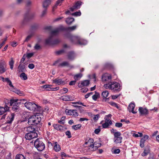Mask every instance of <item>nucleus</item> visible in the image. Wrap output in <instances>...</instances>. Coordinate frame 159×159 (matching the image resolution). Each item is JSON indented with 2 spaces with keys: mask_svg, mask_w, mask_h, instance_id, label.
I'll list each match as a JSON object with an SVG mask.
<instances>
[{
  "mask_svg": "<svg viewBox=\"0 0 159 159\" xmlns=\"http://www.w3.org/2000/svg\"><path fill=\"white\" fill-rule=\"evenodd\" d=\"M113 134L114 136V138H116L118 137H120V136L121 135L120 133L118 131L116 132L115 133H114Z\"/></svg>",
  "mask_w": 159,
  "mask_h": 159,
  "instance_id": "ea45409f",
  "label": "nucleus"
},
{
  "mask_svg": "<svg viewBox=\"0 0 159 159\" xmlns=\"http://www.w3.org/2000/svg\"><path fill=\"white\" fill-rule=\"evenodd\" d=\"M94 142L93 139L92 138H89L88 140V143H90V145H89V146L90 145H93V144H91V143H93Z\"/></svg>",
  "mask_w": 159,
  "mask_h": 159,
  "instance_id": "e2e57ef3",
  "label": "nucleus"
},
{
  "mask_svg": "<svg viewBox=\"0 0 159 159\" xmlns=\"http://www.w3.org/2000/svg\"><path fill=\"white\" fill-rule=\"evenodd\" d=\"M82 75H83L81 73H79L75 75L74 78L77 81L79 80L82 76Z\"/></svg>",
  "mask_w": 159,
  "mask_h": 159,
  "instance_id": "c756f323",
  "label": "nucleus"
},
{
  "mask_svg": "<svg viewBox=\"0 0 159 159\" xmlns=\"http://www.w3.org/2000/svg\"><path fill=\"white\" fill-rule=\"evenodd\" d=\"M149 137L148 135H145L143 138H141L140 141V146L141 148H143L144 146V143L148 139Z\"/></svg>",
  "mask_w": 159,
  "mask_h": 159,
  "instance_id": "1a4fd4ad",
  "label": "nucleus"
},
{
  "mask_svg": "<svg viewBox=\"0 0 159 159\" xmlns=\"http://www.w3.org/2000/svg\"><path fill=\"white\" fill-rule=\"evenodd\" d=\"M82 2L81 1H77L74 5L75 7L77 9H78L80 8V6L82 4Z\"/></svg>",
  "mask_w": 159,
  "mask_h": 159,
  "instance_id": "7c9ffc66",
  "label": "nucleus"
},
{
  "mask_svg": "<svg viewBox=\"0 0 159 159\" xmlns=\"http://www.w3.org/2000/svg\"><path fill=\"white\" fill-rule=\"evenodd\" d=\"M20 77L21 79L24 80H26L27 79V75L24 72H23L21 74Z\"/></svg>",
  "mask_w": 159,
  "mask_h": 159,
  "instance_id": "2f4dec72",
  "label": "nucleus"
},
{
  "mask_svg": "<svg viewBox=\"0 0 159 159\" xmlns=\"http://www.w3.org/2000/svg\"><path fill=\"white\" fill-rule=\"evenodd\" d=\"M18 68L19 69V72H22L23 73L26 71L25 66L21 64L19 65L18 66Z\"/></svg>",
  "mask_w": 159,
  "mask_h": 159,
  "instance_id": "bb28decb",
  "label": "nucleus"
},
{
  "mask_svg": "<svg viewBox=\"0 0 159 159\" xmlns=\"http://www.w3.org/2000/svg\"><path fill=\"white\" fill-rule=\"evenodd\" d=\"M38 137L36 132L28 133L25 134V137L26 140H30Z\"/></svg>",
  "mask_w": 159,
  "mask_h": 159,
  "instance_id": "6e6552de",
  "label": "nucleus"
},
{
  "mask_svg": "<svg viewBox=\"0 0 159 159\" xmlns=\"http://www.w3.org/2000/svg\"><path fill=\"white\" fill-rule=\"evenodd\" d=\"M25 106L28 109L34 111H40L41 107L39 106L34 102H26L25 104Z\"/></svg>",
  "mask_w": 159,
  "mask_h": 159,
  "instance_id": "20e7f679",
  "label": "nucleus"
},
{
  "mask_svg": "<svg viewBox=\"0 0 159 159\" xmlns=\"http://www.w3.org/2000/svg\"><path fill=\"white\" fill-rule=\"evenodd\" d=\"M100 131L101 129H100L98 128L95 130L94 132L95 134H98Z\"/></svg>",
  "mask_w": 159,
  "mask_h": 159,
  "instance_id": "774afa93",
  "label": "nucleus"
},
{
  "mask_svg": "<svg viewBox=\"0 0 159 159\" xmlns=\"http://www.w3.org/2000/svg\"><path fill=\"white\" fill-rule=\"evenodd\" d=\"M53 126L55 129L57 130L61 131L63 130V126L61 125L54 124Z\"/></svg>",
  "mask_w": 159,
  "mask_h": 159,
  "instance_id": "b1692460",
  "label": "nucleus"
},
{
  "mask_svg": "<svg viewBox=\"0 0 159 159\" xmlns=\"http://www.w3.org/2000/svg\"><path fill=\"white\" fill-rule=\"evenodd\" d=\"M9 107L7 105H6L4 107H0V115H2L5 113L7 111H8Z\"/></svg>",
  "mask_w": 159,
  "mask_h": 159,
  "instance_id": "ddd939ff",
  "label": "nucleus"
},
{
  "mask_svg": "<svg viewBox=\"0 0 159 159\" xmlns=\"http://www.w3.org/2000/svg\"><path fill=\"white\" fill-rule=\"evenodd\" d=\"M81 126V125L80 124H78L75 125H74L72 126V128L73 129L75 130H77L80 128Z\"/></svg>",
  "mask_w": 159,
  "mask_h": 159,
  "instance_id": "e433bc0d",
  "label": "nucleus"
},
{
  "mask_svg": "<svg viewBox=\"0 0 159 159\" xmlns=\"http://www.w3.org/2000/svg\"><path fill=\"white\" fill-rule=\"evenodd\" d=\"M14 63V61L12 58H11V61L9 62V64L10 66V68L12 70L13 68V66Z\"/></svg>",
  "mask_w": 159,
  "mask_h": 159,
  "instance_id": "79ce46f5",
  "label": "nucleus"
},
{
  "mask_svg": "<svg viewBox=\"0 0 159 159\" xmlns=\"http://www.w3.org/2000/svg\"><path fill=\"white\" fill-rule=\"evenodd\" d=\"M71 115L77 116L78 115V113L77 112V111L75 110H71Z\"/></svg>",
  "mask_w": 159,
  "mask_h": 159,
  "instance_id": "58836bf2",
  "label": "nucleus"
},
{
  "mask_svg": "<svg viewBox=\"0 0 159 159\" xmlns=\"http://www.w3.org/2000/svg\"><path fill=\"white\" fill-rule=\"evenodd\" d=\"M89 84V80H85L81 82V83L78 84V86L81 88L84 86H87Z\"/></svg>",
  "mask_w": 159,
  "mask_h": 159,
  "instance_id": "dca6fc26",
  "label": "nucleus"
},
{
  "mask_svg": "<svg viewBox=\"0 0 159 159\" xmlns=\"http://www.w3.org/2000/svg\"><path fill=\"white\" fill-rule=\"evenodd\" d=\"M76 56L75 53L74 52H69L67 55L68 58V59L73 60Z\"/></svg>",
  "mask_w": 159,
  "mask_h": 159,
  "instance_id": "4468645a",
  "label": "nucleus"
},
{
  "mask_svg": "<svg viewBox=\"0 0 159 159\" xmlns=\"http://www.w3.org/2000/svg\"><path fill=\"white\" fill-rule=\"evenodd\" d=\"M120 152V150L119 149H115L113 151H112V152L114 154H118Z\"/></svg>",
  "mask_w": 159,
  "mask_h": 159,
  "instance_id": "603ef678",
  "label": "nucleus"
},
{
  "mask_svg": "<svg viewBox=\"0 0 159 159\" xmlns=\"http://www.w3.org/2000/svg\"><path fill=\"white\" fill-rule=\"evenodd\" d=\"M71 15L72 16H79L81 15V13L80 11H76L74 13L71 14Z\"/></svg>",
  "mask_w": 159,
  "mask_h": 159,
  "instance_id": "a18cd8bd",
  "label": "nucleus"
},
{
  "mask_svg": "<svg viewBox=\"0 0 159 159\" xmlns=\"http://www.w3.org/2000/svg\"><path fill=\"white\" fill-rule=\"evenodd\" d=\"M99 93L95 92V94L92 96V98L93 100L96 101L98 98H99Z\"/></svg>",
  "mask_w": 159,
  "mask_h": 159,
  "instance_id": "473e14b6",
  "label": "nucleus"
},
{
  "mask_svg": "<svg viewBox=\"0 0 159 159\" xmlns=\"http://www.w3.org/2000/svg\"><path fill=\"white\" fill-rule=\"evenodd\" d=\"M122 137H118L116 138H114V142L116 143H121Z\"/></svg>",
  "mask_w": 159,
  "mask_h": 159,
  "instance_id": "c85d7f7f",
  "label": "nucleus"
},
{
  "mask_svg": "<svg viewBox=\"0 0 159 159\" xmlns=\"http://www.w3.org/2000/svg\"><path fill=\"white\" fill-rule=\"evenodd\" d=\"M35 120L34 116L29 118L28 120L29 125H36V123L35 122Z\"/></svg>",
  "mask_w": 159,
  "mask_h": 159,
  "instance_id": "aec40b11",
  "label": "nucleus"
},
{
  "mask_svg": "<svg viewBox=\"0 0 159 159\" xmlns=\"http://www.w3.org/2000/svg\"><path fill=\"white\" fill-rule=\"evenodd\" d=\"M135 107V105L134 103H130L128 107L129 111H131L133 114H135L136 112L134 111Z\"/></svg>",
  "mask_w": 159,
  "mask_h": 159,
  "instance_id": "f3484780",
  "label": "nucleus"
},
{
  "mask_svg": "<svg viewBox=\"0 0 159 159\" xmlns=\"http://www.w3.org/2000/svg\"><path fill=\"white\" fill-rule=\"evenodd\" d=\"M68 91V89L66 88H64L63 89L61 90L60 93H66Z\"/></svg>",
  "mask_w": 159,
  "mask_h": 159,
  "instance_id": "49530a36",
  "label": "nucleus"
},
{
  "mask_svg": "<svg viewBox=\"0 0 159 159\" xmlns=\"http://www.w3.org/2000/svg\"><path fill=\"white\" fill-rule=\"evenodd\" d=\"M148 153L149 152L148 151L146 150H144L143 152L141 154V155L143 157L145 156L148 154Z\"/></svg>",
  "mask_w": 159,
  "mask_h": 159,
  "instance_id": "3c124183",
  "label": "nucleus"
},
{
  "mask_svg": "<svg viewBox=\"0 0 159 159\" xmlns=\"http://www.w3.org/2000/svg\"><path fill=\"white\" fill-rule=\"evenodd\" d=\"M34 49L38 50L41 49V46L38 43L36 44L34 47Z\"/></svg>",
  "mask_w": 159,
  "mask_h": 159,
  "instance_id": "a19ab883",
  "label": "nucleus"
},
{
  "mask_svg": "<svg viewBox=\"0 0 159 159\" xmlns=\"http://www.w3.org/2000/svg\"><path fill=\"white\" fill-rule=\"evenodd\" d=\"M35 122H36V125L38 124L41 121V117L40 115H36L33 116Z\"/></svg>",
  "mask_w": 159,
  "mask_h": 159,
  "instance_id": "412c9836",
  "label": "nucleus"
},
{
  "mask_svg": "<svg viewBox=\"0 0 159 159\" xmlns=\"http://www.w3.org/2000/svg\"><path fill=\"white\" fill-rule=\"evenodd\" d=\"M26 57V55L25 54H24L23 55L22 58L20 60V63H23L24 62V61Z\"/></svg>",
  "mask_w": 159,
  "mask_h": 159,
  "instance_id": "8fccbe9b",
  "label": "nucleus"
},
{
  "mask_svg": "<svg viewBox=\"0 0 159 159\" xmlns=\"http://www.w3.org/2000/svg\"><path fill=\"white\" fill-rule=\"evenodd\" d=\"M88 90V89L87 88H85V89H81V91L83 93H85L87 92Z\"/></svg>",
  "mask_w": 159,
  "mask_h": 159,
  "instance_id": "69168bd1",
  "label": "nucleus"
},
{
  "mask_svg": "<svg viewBox=\"0 0 159 159\" xmlns=\"http://www.w3.org/2000/svg\"><path fill=\"white\" fill-rule=\"evenodd\" d=\"M75 106L77 108L81 113L84 112V108L83 107L78 106Z\"/></svg>",
  "mask_w": 159,
  "mask_h": 159,
  "instance_id": "37998d69",
  "label": "nucleus"
},
{
  "mask_svg": "<svg viewBox=\"0 0 159 159\" xmlns=\"http://www.w3.org/2000/svg\"><path fill=\"white\" fill-rule=\"evenodd\" d=\"M6 66L4 61H3L0 63V74H2L6 71Z\"/></svg>",
  "mask_w": 159,
  "mask_h": 159,
  "instance_id": "9d476101",
  "label": "nucleus"
},
{
  "mask_svg": "<svg viewBox=\"0 0 159 159\" xmlns=\"http://www.w3.org/2000/svg\"><path fill=\"white\" fill-rule=\"evenodd\" d=\"M18 101V99H12L10 100V102L8 103V104H9L10 106H12L14 103H17L16 102Z\"/></svg>",
  "mask_w": 159,
  "mask_h": 159,
  "instance_id": "c9c22d12",
  "label": "nucleus"
},
{
  "mask_svg": "<svg viewBox=\"0 0 159 159\" xmlns=\"http://www.w3.org/2000/svg\"><path fill=\"white\" fill-rule=\"evenodd\" d=\"M72 103L73 104H79L80 105L83 106H84L86 107V105H84L82 103L79 102H73Z\"/></svg>",
  "mask_w": 159,
  "mask_h": 159,
  "instance_id": "bf43d9fd",
  "label": "nucleus"
},
{
  "mask_svg": "<svg viewBox=\"0 0 159 159\" xmlns=\"http://www.w3.org/2000/svg\"><path fill=\"white\" fill-rule=\"evenodd\" d=\"M57 30V28L54 30L51 31L50 36L45 40V43L47 44H56L59 42V41L58 39H54L53 37L54 36L57 35L60 32L57 33H53V32Z\"/></svg>",
  "mask_w": 159,
  "mask_h": 159,
  "instance_id": "7ed1b4c3",
  "label": "nucleus"
},
{
  "mask_svg": "<svg viewBox=\"0 0 159 159\" xmlns=\"http://www.w3.org/2000/svg\"><path fill=\"white\" fill-rule=\"evenodd\" d=\"M28 67L30 69H32L34 67V65L33 63H30L28 65Z\"/></svg>",
  "mask_w": 159,
  "mask_h": 159,
  "instance_id": "4d7b16f0",
  "label": "nucleus"
},
{
  "mask_svg": "<svg viewBox=\"0 0 159 159\" xmlns=\"http://www.w3.org/2000/svg\"><path fill=\"white\" fill-rule=\"evenodd\" d=\"M139 111L141 115H146L148 114V110L146 108L140 107L139 108Z\"/></svg>",
  "mask_w": 159,
  "mask_h": 159,
  "instance_id": "9b49d317",
  "label": "nucleus"
},
{
  "mask_svg": "<svg viewBox=\"0 0 159 159\" xmlns=\"http://www.w3.org/2000/svg\"><path fill=\"white\" fill-rule=\"evenodd\" d=\"M34 53H28L27 54L26 56V57H27L28 58H30L32 57Z\"/></svg>",
  "mask_w": 159,
  "mask_h": 159,
  "instance_id": "864d4df0",
  "label": "nucleus"
},
{
  "mask_svg": "<svg viewBox=\"0 0 159 159\" xmlns=\"http://www.w3.org/2000/svg\"><path fill=\"white\" fill-rule=\"evenodd\" d=\"M66 134L68 136V138H70L71 137V133L69 130L67 131L66 132Z\"/></svg>",
  "mask_w": 159,
  "mask_h": 159,
  "instance_id": "09e8293b",
  "label": "nucleus"
},
{
  "mask_svg": "<svg viewBox=\"0 0 159 159\" xmlns=\"http://www.w3.org/2000/svg\"><path fill=\"white\" fill-rule=\"evenodd\" d=\"M64 1V0H58L56 2V3H57V4H58V5L61 6Z\"/></svg>",
  "mask_w": 159,
  "mask_h": 159,
  "instance_id": "13d9d810",
  "label": "nucleus"
},
{
  "mask_svg": "<svg viewBox=\"0 0 159 159\" xmlns=\"http://www.w3.org/2000/svg\"><path fill=\"white\" fill-rule=\"evenodd\" d=\"M15 114L14 113H11V115L8 116L7 118V123L8 124H11L12 123L14 118Z\"/></svg>",
  "mask_w": 159,
  "mask_h": 159,
  "instance_id": "6ab92c4d",
  "label": "nucleus"
},
{
  "mask_svg": "<svg viewBox=\"0 0 159 159\" xmlns=\"http://www.w3.org/2000/svg\"><path fill=\"white\" fill-rule=\"evenodd\" d=\"M111 76L107 73L104 74L103 75L102 80L103 82H106L111 79Z\"/></svg>",
  "mask_w": 159,
  "mask_h": 159,
  "instance_id": "f8f14e48",
  "label": "nucleus"
},
{
  "mask_svg": "<svg viewBox=\"0 0 159 159\" xmlns=\"http://www.w3.org/2000/svg\"><path fill=\"white\" fill-rule=\"evenodd\" d=\"M53 83L58 84L59 85L61 84H64L65 83V82L63 81L61 79H55L53 80Z\"/></svg>",
  "mask_w": 159,
  "mask_h": 159,
  "instance_id": "393cba45",
  "label": "nucleus"
},
{
  "mask_svg": "<svg viewBox=\"0 0 159 159\" xmlns=\"http://www.w3.org/2000/svg\"><path fill=\"white\" fill-rule=\"evenodd\" d=\"M71 110H69L68 109H66L65 110V112H66V114L67 115H71Z\"/></svg>",
  "mask_w": 159,
  "mask_h": 159,
  "instance_id": "6e6d98bb",
  "label": "nucleus"
},
{
  "mask_svg": "<svg viewBox=\"0 0 159 159\" xmlns=\"http://www.w3.org/2000/svg\"><path fill=\"white\" fill-rule=\"evenodd\" d=\"M19 103H16L13 105L12 107V110L13 111H16L19 108V107L17 106V104Z\"/></svg>",
  "mask_w": 159,
  "mask_h": 159,
  "instance_id": "72a5a7b5",
  "label": "nucleus"
},
{
  "mask_svg": "<svg viewBox=\"0 0 159 159\" xmlns=\"http://www.w3.org/2000/svg\"><path fill=\"white\" fill-rule=\"evenodd\" d=\"M60 99L64 101H69L72 100V97L71 96L64 95L61 96Z\"/></svg>",
  "mask_w": 159,
  "mask_h": 159,
  "instance_id": "a211bd4d",
  "label": "nucleus"
},
{
  "mask_svg": "<svg viewBox=\"0 0 159 159\" xmlns=\"http://www.w3.org/2000/svg\"><path fill=\"white\" fill-rule=\"evenodd\" d=\"M67 37L73 43L80 45H85L87 43L86 40L82 38L80 36H72L71 34H69L67 35Z\"/></svg>",
  "mask_w": 159,
  "mask_h": 159,
  "instance_id": "f257e3e1",
  "label": "nucleus"
},
{
  "mask_svg": "<svg viewBox=\"0 0 159 159\" xmlns=\"http://www.w3.org/2000/svg\"><path fill=\"white\" fill-rule=\"evenodd\" d=\"M26 130L28 133L36 132L35 129L32 126H29L26 127Z\"/></svg>",
  "mask_w": 159,
  "mask_h": 159,
  "instance_id": "4be33fe9",
  "label": "nucleus"
},
{
  "mask_svg": "<svg viewBox=\"0 0 159 159\" xmlns=\"http://www.w3.org/2000/svg\"><path fill=\"white\" fill-rule=\"evenodd\" d=\"M74 21V19L72 17H68L66 20V23L68 25H70Z\"/></svg>",
  "mask_w": 159,
  "mask_h": 159,
  "instance_id": "a878e982",
  "label": "nucleus"
},
{
  "mask_svg": "<svg viewBox=\"0 0 159 159\" xmlns=\"http://www.w3.org/2000/svg\"><path fill=\"white\" fill-rule=\"evenodd\" d=\"M77 26L76 25L73 26L71 27H64L63 26H61L59 28H57V30L54 31L53 33H57L58 32L61 31H73L75 30Z\"/></svg>",
  "mask_w": 159,
  "mask_h": 159,
  "instance_id": "423d86ee",
  "label": "nucleus"
},
{
  "mask_svg": "<svg viewBox=\"0 0 159 159\" xmlns=\"http://www.w3.org/2000/svg\"><path fill=\"white\" fill-rule=\"evenodd\" d=\"M76 80H75L71 81L69 83V85H75L76 82Z\"/></svg>",
  "mask_w": 159,
  "mask_h": 159,
  "instance_id": "338daca9",
  "label": "nucleus"
},
{
  "mask_svg": "<svg viewBox=\"0 0 159 159\" xmlns=\"http://www.w3.org/2000/svg\"><path fill=\"white\" fill-rule=\"evenodd\" d=\"M16 159H25V157L22 154H17L16 157Z\"/></svg>",
  "mask_w": 159,
  "mask_h": 159,
  "instance_id": "4c0bfd02",
  "label": "nucleus"
},
{
  "mask_svg": "<svg viewBox=\"0 0 159 159\" xmlns=\"http://www.w3.org/2000/svg\"><path fill=\"white\" fill-rule=\"evenodd\" d=\"M105 122L107 123L109 125H111L112 124V122L109 119H106Z\"/></svg>",
  "mask_w": 159,
  "mask_h": 159,
  "instance_id": "680f3d73",
  "label": "nucleus"
},
{
  "mask_svg": "<svg viewBox=\"0 0 159 159\" xmlns=\"http://www.w3.org/2000/svg\"><path fill=\"white\" fill-rule=\"evenodd\" d=\"M93 94V92H91L88 93L85 96V98L86 99L89 96H90L91 95H92Z\"/></svg>",
  "mask_w": 159,
  "mask_h": 159,
  "instance_id": "0e129e2a",
  "label": "nucleus"
},
{
  "mask_svg": "<svg viewBox=\"0 0 159 159\" xmlns=\"http://www.w3.org/2000/svg\"><path fill=\"white\" fill-rule=\"evenodd\" d=\"M58 67H64V66H67L71 68H73V66H70L69 62L68 61H64L62 62L59 64L58 65Z\"/></svg>",
  "mask_w": 159,
  "mask_h": 159,
  "instance_id": "2eb2a0df",
  "label": "nucleus"
},
{
  "mask_svg": "<svg viewBox=\"0 0 159 159\" xmlns=\"http://www.w3.org/2000/svg\"><path fill=\"white\" fill-rule=\"evenodd\" d=\"M122 126V124L120 123H116L115 125V126L118 128H120Z\"/></svg>",
  "mask_w": 159,
  "mask_h": 159,
  "instance_id": "5fc2aeb1",
  "label": "nucleus"
},
{
  "mask_svg": "<svg viewBox=\"0 0 159 159\" xmlns=\"http://www.w3.org/2000/svg\"><path fill=\"white\" fill-rule=\"evenodd\" d=\"M55 145L54 147V150L56 151H59L61 150V148L60 145L57 143L56 142L54 143Z\"/></svg>",
  "mask_w": 159,
  "mask_h": 159,
  "instance_id": "cd10ccee",
  "label": "nucleus"
},
{
  "mask_svg": "<svg viewBox=\"0 0 159 159\" xmlns=\"http://www.w3.org/2000/svg\"><path fill=\"white\" fill-rule=\"evenodd\" d=\"M109 94L108 92L107 91H105L103 92L102 93V95L104 98L107 97Z\"/></svg>",
  "mask_w": 159,
  "mask_h": 159,
  "instance_id": "c03bdc74",
  "label": "nucleus"
},
{
  "mask_svg": "<svg viewBox=\"0 0 159 159\" xmlns=\"http://www.w3.org/2000/svg\"><path fill=\"white\" fill-rule=\"evenodd\" d=\"M109 125H110L108 124H107V123H106L105 122V123H103L102 125L103 128H107Z\"/></svg>",
  "mask_w": 159,
  "mask_h": 159,
  "instance_id": "052dcab7",
  "label": "nucleus"
},
{
  "mask_svg": "<svg viewBox=\"0 0 159 159\" xmlns=\"http://www.w3.org/2000/svg\"><path fill=\"white\" fill-rule=\"evenodd\" d=\"M34 146L39 151H42L45 148V144L41 140L38 139L34 141Z\"/></svg>",
  "mask_w": 159,
  "mask_h": 159,
  "instance_id": "39448f33",
  "label": "nucleus"
},
{
  "mask_svg": "<svg viewBox=\"0 0 159 159\" xmlns=\"http://www.w3.org/2000/svg\"><path fill=\"white\" fill-rule=\"evenodd\" d=\"M51 0H45L43 3V7L44 8V9L41 15L42 17L43 16L46 14L47 11V8L50 4Z\"/></svg>",
  "mask_w": 159,
  "mask_h": 159,
  "instance_id": "0eeeda50",
  "label": "nucleus"
},
{
  "mask_svg": "<svg viewBox=\"0 0 159 159\" xmlns=\"http://www.w3.org/2000/svg\"><path fill=\"white\" fill-rule=\"evenodd\" d=\"M101 146V144L100 143H96L95 142L93 145H90L89 147L90 148H93L94 147L96 148H98Z\"/></svg>",
  "mask_w": 159,
  "mask_h": 159,
  "instance_id": "f704fd0d",
  "label": "nucleus"
},
{
  "mask_svg": "<svg viewBox=\"0 0 159 159\" xmlns=\"http://www.w3.org/2000/svg\"><path fill=\"white\" fill-rule=\"evenodd\" d=\"M65 52V51L64 49H62L56 52L55 53L57 55H59L64 53Z\"/></svg>",
  "mask_w": 159,
  "mask_h": 159,
  "instance_id": "de8ad7c7",
  "label": "nucleus"
},
{
  "mask_svg": "<svg viewBox=\"0 0 159 159\" xmlns=\"http://www.w3.org/2000/svg\"><path fill=\"white\" fill-rule=\"evenodd\" d=\"M103 87L106 89H109L114 92L119 91L120 90V86L117 82H110L108 84H104Z\"/></svg>",
  "mask_w": 159,
  "mask_h": 159,
  "instance_id": "f03ea898",
  "label": "nucleus"
},
{
  "mask_svg": "<svg viewBox=\"0 0 159 159\" xmlns=\"http://www.w3.org/2000/svg\"><path fill=\"white\" fill-rule=\"evenodd\" d=\"M11 91L20 96H21L24 95V93L23 92L20 91L19 90H18L15 88L13 89H12Z\"/></svg>",
  "mask_w": 159,
  "mask_h": 159,
  "instance_id": "5701e85b",
  "label": "nucleus"
}]
</instances>
